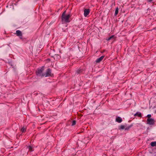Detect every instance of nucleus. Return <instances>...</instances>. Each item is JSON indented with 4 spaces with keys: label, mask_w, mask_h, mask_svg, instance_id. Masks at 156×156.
Here are the masks:
<instances>
[{
    "label": "nucleus",
    "mask_w": 156,
    "mask_h": 156,
    "mask_svg": "<svg viewBox=\"0 0 156 156\" xmlns=\"http://www.w3.org/2000/svg\"><path fill=\"white\" fill-rule=\"evenodd\" d=\"M26 131V128L23 127L21 129V131L22 133L25 132Z\"/></svg>",
    "instance_id": "14"
},
{
    "label": "nucleus",
    "mask_w": 156,
    "mask_h": 156,
    "mask_svg": "<svg viewBox=\"0 0 156 156\" xmlns=\"http://www.w3.org/2000/svg\"><path fill=\"white\" fill-rule=\"evenodd\" d=\"M66 11H64L62 13L61 18L62 21L65 23H69L70 21L69 20V18L71 17L70 14L66 15Z\"/></svg>",
    "instance_id": "1"
},
{
    "label": "nucleus",
    "mask_w": 156,
    "mask_h": 156,
    "mask_svg": "<svg viewBox=\"0 0 156 156\" xmlns=\"http://www.w3.org/2000/svg\"><path fill=\"white\" fill-rule=\"evenodd\" d=\"M42 76L47 77H52L54 76L53 73H51V70L50 68H48L47 69L45 73H43Z\"/></svg>",
    "instance_id": "2"
},
{
    "label": "nucleus",
    "mask_w": 156,
    "mask_h": 156,
    "mask_svg": "<svg viewBox=\"0 0 156 156\" xmlns=\"http://www.w3.org/2000/svg\"><path fill=\"white\" fill-rule=\"evenodd\" d=\"M27 147L28 148L29 151L31 152L33 151V148L31 146H27Z\"/></svg>",
    "instance_id": "13"
},
{
    "label": "nucleus",
    "mask_w": 156,
    "mask_h": 156,
    "mask_svg": "<svg viewBox=\"0 0 156 156\" xmlns=\"http://www.w3.org/2000/svg\"><path fill=\"white\" fill-rule=\"evenodd\" d=\"M14 34H16L20 39L23 40V34L21 31L18 30H17L16 33H15Z\"/></svg>",
    "instance_id": "4"
},
{
    "label": "nucleus",
    "mask_w": 156,
    "mask_h": 156,
    "mask_svg": "<svg viewBox=\"0 0 156 156\" xmlns=\"http://www.w3.org/2000/svg\"><path fill=\"white\" fill-rule=\"evenodd\" d=\"M83 71V69H79L77 70L76 72L77 74H80L82 73Z\"/></svg>",
    "instance_id": "10"
},
{
    "label": "nucleus",
    "mask_w": 156,
    "mask_h": 156,
    "mask_svg": "<svg viewBox=\"0 0 156 156\" xmlns=\"http://www.w3.org/2000/svg\"><path fill=\"white\" fill-rule=\"evenodd\" d=\"M151 146L152 147H154L156 146V141L152 142L151 143Z\"/></svg>",
    "instance_id": "11"
},
{
    "label": "nucleus",
    "mask_w": 156,
    "mask_h": 156,
    "mask_svg": "<svg viewBox=\"0 0 156 156\" xmlns=\"http://www.w3.org/2000/svg\"><path fill=\"white\" fill-rule=\"evenodd\" d=\"M118 12H119V8H118V7H116V8L115 9V16H116L118 14Z\"/></svg>",
    "instance_id": "12"
},
{
    "label": "nucleus",
    "mask_w": 156,
    "mask_h": 156,
    "mask_svg": "<svg viewBox=\"0 0 156 156\" xmlns=\"http://www.w3.org/2000/svg\"><path fill=\"white\" fill-rule=\"evenodd\" d=\"M114 37V35H112L110 37H109L108 38L106 39V40L107 41H108L110 40H111L112 38H113Z\"/></svg>",
    "instance_id": "15"
},
{
    "label": "nucleus",
    "mask_w": 156,
    "mask_h": 156,
    "mask_svg": "<svg viewBox=\"0 0 156 156\" xmlns=\"http://www.w3.org/2000/svg\"><path fill=\"white\" fill-rule=\"evenodd\" d=\"M44 70V66H42L40 68L38 69L36 71V74L37 76H40L41 77H44L42 76V73Z\"/></svg>",
    "instance_id": "3"
},
{
    "label": "nucleus",
    "mask_w": 156,
    "mask_h": 156,
    "mask_svg": "<svg viewBox=\"0 0 156 156\" xmlns=\"http://www.w3.org/2000/svg\"><path fill=\"white\" fill-rule=\"evenodd\" d=\"M125 129V127L124 126L122 125L120 126V129Z\"/></svg>",
    "instance_id": "17"
},
{
    "label": "nucleus",
    "mask_w": 156,
    "mask_h": 156,
    "mask_svg": "<svg viewBox=\"0 0 156 156\" xmlns=\"http://www.w3.org/2000/svg\"><path fill=\"white\" fill-rule=\"evenodd\" d=\"M104 57V56H102L100 58H98L97 59V60H96V63H99L103 59V58Z\"/></svg>",
    "instance_id": "7"
},
{
    "label": "nucleus",
    "mask_w": 156,
    "mask_h": 156,
    "mask_svg": "<svg viewBox=\"0 0 156 156\" xmlns=\"http://www.w3.org/2000/svg\"><path fill=\"white\" fill-rule=\"evenodd\" d=\"M147 117H148V119H151L150 118L151 117V115L150 114L148 115Z\"/></svg>",
    "instance_id": "19"
},
{
    "label": "nucleus",
    "mask_w": 156,
    "mask_h": 156,
    "mask_svg": "<svg viewBox=\"0 0 156 156\" xmlns=\"http://www.w3.org/2000/svg\"><path fill=\"white\" fill-rule=\"evenodd\" d=\"M76 124V121L75 120H73L72 122V126L75 125Z\"/></svg>",
    "instance_id": "18"
},
{
    "label": "nucleus",
    "mask_w": 156,
    "mask_h": 156,
    "mask_svg": "<svg viewBox=\"0 0 156 156\" xmlns=\"http://www.w3.org/2000/svg\"><path fill=\"white\" fill-rule=\"evenodd\" d=\"M132 126V125L129 126L125 128V130H128Z\"/></svg>",
    "instance_id": "16"
},
{
    "label": "nucleus",
    "mask_w": 156,
    "mask_h": 156,
    "mask_svg": "<svg viewBox=\"0 0 156 156\" xmlns=\"http://www.w3.org/2000/svg\"><path fill=\"white\" fill-rule=\"evenodd\" d=\"M116 121L118 123H121L122 121V119L119 117H117L116 119Z\"/></svg>",
    "instance_id": "8"
},
{
    "label": "nucleus",
    "mask_w": 156,
    "mask_h": 156,
    "mask_svg": "<svg viewBox=\"0 0 156 156\" xmlns=\"http://www.w3.org/2000/svg\"><path fill=\"white\" fill-rule=\"evenodd\" d=\"M147 123L149 125H153L155 122L154 119H147Z\"/></svg>",
    "instance_id": "5"
},
{
    "label": "nucleus",
    "mask_w": 156,
    "mask_h": 156,
    "mask_svg": "<svg viewBox=\"0 0 156 156\" xmlns=\"http://www.w3.org/2000/svg\"><path fill=\"white\" fill-rule=\"evenodd\" d=\"M90 12V10L89 9H85L84 11V15L85 17H87Z\"/></svg>",
    "instance_id": "6"
},
{
    "label": "nucleus",
    "mask_w": 156,
    "mask_h": 156,
    "mask_svg": "<svg viewBox=\"0 0 156 156\" xmlns=\"http://www.w3.org/2000/svg\"><path fill=\"white\" fill-rule=\"evenodd\" d=\"M134 116H138L139 117H142V114L141 113L139 112H137L134 115Z\"/></svg>",
    "instance_id": "9"
},
{
    "label": "nucleus",
    "mask_w": 156,
    "mask_h": 156,
    "mask_svg": "<svg viewBox=\"0 0 156 156\" xmlns=\"http://www.w3.org/2000/svg\"><path fill=\"white\" fill-rule=\"evenodd\" d=\"M152 1V0H147L148 2H151Z\"/></svg>",
    "instance_id": "20"
}]
</instances>
